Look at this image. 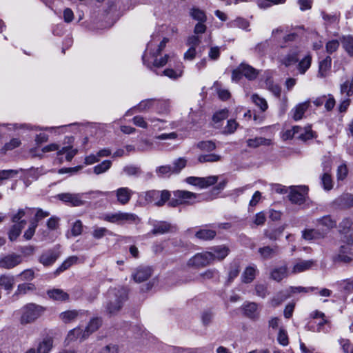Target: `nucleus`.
Masks as SVG:
<instances>
[{
    "mask_svg": "<svg viewBox=\"0 0 353 353\" xmlns=\"http://www.w3.org/2000/svg\"><path fill=\"white\" fill-rule=\"evenodd\" d=\"M108 301L105 312L110 317L115 316L122 308L123 303L128 299L127 288H109L107 292Z\"/></svg>",
    "mask_w": 353,
    "mask_h": 353,
    "instance_id": "nucleus-1",
    "label": "nucleus"
},
{
    "mask_svg": "<svg viewBox=\"0 0 353 353\" xmlns=\"http://www.w3.org/2000/svg\"><path fill=\"white\" fill-rule=\"evenodd\" d=\"M106 192H103L101 191H91L89 192H83V193H61L57 195V198L59 200L63 201V203L70 204L73 207H79L85 205V199H90V195L95 194L96 196L99 195H105Z\"/></svg>",
    "mask_w": 353,
    "mask_h": 353,
    "instance_id": "nucleus-2",
    "label": "nucleus"
},
{
    "mask_svg": "<svg viewBox=\"0 0 353 353\" xmlns=\"http://www.w3.org/2000/svg\"><path fill=\"white\" fill-rule=\"evenodd\" d=\"M43 312L44 308L41 305L34 303L26 304L21 309L20 322L23 325L33 323L42 315Z\"/></svg>",
    "mask_w": 353,
    "mask_h": 353,
    "instance_id": "nucleus-3",
    "label": "nucleus"
},
{
    "mask_svg": "<svg viewBox=\"0 0 353 353\" xmlns=\"http://www.w3.org/2000/svg\"><path fill=\"white\" fill-rule=\"evenodd\" d=\"M259 74V71L249 64L241 63L236 69L232 70V81H238L243 76L250 81L256 79Z\"/></svg>",
    "mask_w": 353,
    "mask_h": 353,
    "instance_id": "nucleus-4",
    "label": "nucleus"
},
{
    "mask_svg": "<svg viewBox=\"0 0 353 353\" xmlns=\"http://www.w3.org/2000/svg\"><path fill=\"white\" fill-rule=\"evenodd\" d=\"M213 257L212 252L197 253L188 260L187 265L194 268H203L213 262Z\"/></svg>",
    "mask_w": 353,
    "mask_h": 353,
    "instance_id": "nucleus-5",
    "label": "nucleus"
},
{
    "mask_svg": "<svg viewBox=\"0 0 353 353\" xmlns=\"http://www.w3.org/2000/svg\"><path fill=\"white\" fill-rule=\"evenodd\" d=\"M170 193L168 190H150L146 192L145 199L157 206L163 205L170 198Z\"/></svg>",
    "mask_w": 353,
    "mask_h": 353,
    "instance_id": "nucleus-6",
    "label": "nucleus"
},
{
    "mask_svg": "<svg viewBox=\"0 0 353 353\" xmlns=\"http://www.w3.org/2000/svg\"><path fill=\"white\" fill-rule=\"evenodd\" d=\"M168 39L164 38L160 43L158 45L157 48L154 50L150 51V54L152 59V65L155 68H159L164 66L167 62L168 56L165 54L163 57L158 58L161 51L165 48Z\"/></svg>",
    "mask_w": 353,
    "mask_h": 353,
    "instance_id": "nucleus-7",
    "label": "nucleus"
},
{
    "mask_svg": "<svg viewBox=\"0 0 353 353\" xmlns=\"http://www.w3.org/2000/svg\"><path fill=\"white\" fill-rule=\"evenodd\" d=\"M153 269L149 265H139L132 274V279L137 283L147 281L152 274Z\"/></svg>",
    "mask_w": 353,
    "mask_h": 353,
    "instance_id": "nucleus-8",
    "label": "nucleus"
},
{
    "mask_svg": "<svg viewBox=\"0 0 353 353\" xmlns=\"http://www.w3.org/2000/svg\"><path fill=\"white\" fill-rule=\"evenodd\" d=\"M322 166L323 173L321 176V185L325 190L329 191L333 188V181L330 174L331 162L329 160L325 161Z\"/></svg>",
    "mask_w": 353,
    "mask_h": 353,
    "instance_id": "nucleus-9",
    "label": "nucleus"
},
{
    "mask_svg": "<svg viewBox=\"0 0 353 353\" xmlns=\"http://www.w3.org/2000/svg\"><path fill=\"white\" fill-rule=\"evenodd\" d=\"M202 201L201 196L185 190H178V205H192Z\"/></svg>",
    "mask_w": 353,
    "mask_h": 353,
    "instance_id": "nucleus-10",
    "label": "nucleus"
},
{
    "mask_svg": "<svg viewBox=\"0 0 353 353\" xmlns=\"http://www.w3.org/2000/svg\"><path fill=\"white\" fill-rule=\"evenodd\" d=\"M307 190V188L305 186L292 189L288 196L290 201L294 204H303L305 201Z\"/></svg>",
    "mask_w": 353,
    "mask_h": 353,
    "instance_id": "nucleus-11",
    "label": "nucleus"
},
{
    "mask_svg": "<svg viewBox=\"0 0 353 353\" xmlns=\"http://www.w3.org/2000/svg\"><path fill=\"white\" fill-rule=\"evenodd\" d=\"M332 205L334 208L347 209L353 207V194H343L337 197L333 202Z\"/></svg>",
    "mask_w": 353,
    "mask_h": 353,
    "instance_id": "nucleus-12",
    "label": "nucleus"
},
{
    "mask_svg": "<svg viewBox=\"0 0 353 353\" xmlns=\"http://www.w3.org/2000/svg\"><path fill=\"white\" fill-rule=\"evenodd\" d=\"M22 262L20 255L16 254H8L0 259V267L6 269L12 268Z\"/></svg>",
    "mask_w": 353,
    "mask_h": 353,
    "instance_id": "nucleus-13",
    "label": "nucleus"
},
{
    "mask_svg": "<svg viewBox=\"0 0 353 353\" xmlns=\"http://www.w3.org/2000/svg\"><path fill=\"white\" fill-rule=\"evenodd\" d=\"M300 52V50L298 46H293L290 50V52L281 58L280 61L285 66L288 67L291 65L296 63L299 59L298 56Z\"/></svg>",
    "mask_w": 353,
    "mask_h": 353,
    "instance_id": "nucleus-14",
    "label": "nucleus"
},
{
    "mask_svg": "<svg viewBox=\"0 0 353 353\" xmlns=\"http://www.w3.org/2000/svg\"><path fill=\"white\" fill-rule=\"evenodd\" d=\"M59 255L60 253L58 250H49L40 256L39 261L44 266H49L57 261Z\"/></svg>",
    "mask_w": 353,
    "mask_h": 353,
    "instance_id": "nucleus-15",
    "label": "nucleus"
},
{
    "mask_svg": "<svg viewBox=\"0 0 353 353\" xmlns=\"http://www.w3.org/2000/svg\"><path fill=\"white\" fill-rule=\"evenodd\" d=\"M332 66V58L327 56L325 59L319 63V70L317 77L319 78H325L328 76Z\"/></svg>",
    "mask_w": 353,
    "mask_h": 353,
    "instance_id": "nucleus-16",
    "label": "nucleus"
},
{
    "mask_svg": "<svg viewBox=\"0 0 353 353\" xmlns=\"http://www.w3.org/2000/svg\"><path fill=\"white\" fill-rule=\"evenodd\" d=\"M115 193L118 202L121 205H125L130 201L133 194V191L128 188L124 187L118 188Z\"/></svg>",
    "mask_w": 353,
    "mask_h": 353,
    "instance_id": "nucleus-17",
    "label": "nucleus"
},
{
    "mask_svg": "<svg viewBox=\"0 0 353 353\" xmlns=\"http://www.w3.org/2000/svg\"><path fill=\"white\" fill-rule=\"evenodd\" d=\"M212 252L213 261L215 260L223 261L230 253V250L225 245H216L210 248Z\"/></svg>",
    "mask_w": 353,
    "mask_h": 353,
    "instance_id": "nucleus-18",
    "label": "nucleus"
},
{
    "mask_svg": "<svg viewBox=\"0 0 353 353\" xmlns=\"http://www.w3.org/2000/svg\"><path fill=\"white\" fill-rule=\"evenodd\" d=\"M241 271V266L239 261H232L229 266L228 276L225 284L230 285L234 279L236 278Z\"/></svg>",
    "mask_w": 353,
    "mask_h": 353,
    "instance_id": "nucleus-19",
    "label": "nucleus"
},
{
    "mask_svg": "<svg viewBox=\"0 0 353 353\" xmlns=\"http://www.w3.org/2000/svg\"><path fill=\"white\" fill-rule=\"evenodd\" d=\"M171 225L165 221H160L153 225V229L150 233L153 235H160L169 232L171 230Z\"/></svg>",
    "mask_w": 353,
    "mask_h": 353,
    "instance_id": "nucleus-20",
    "label": "nucleus"
},
{
    "mask_svg": "<svg viewBox=\"0 0 353 353\" xmlns=\"http://www.w3.org/2000/svg\"><path fill=\"white\" fill-rule=\"evenodd\" d=\"M315 264L314 260H300L297 261L292 269V272L300 273L310 270Z\"/></svg>",
    "mask_w": 353,
    "mask_h": 353,
    "instance_id": "nucleus-21",
    "label": "nucleus"
},
{
    "mask_svg": "<svg viewBox=\"0 0 353 353\" xmlns=\"http://www.w3.org/2000/svg\"><path fill=\"white\" fill-rule=\"evenodd\" d=\"M53 345V339L52 337L48 336L39 342L37 347L36 353H49Z\"/></svg>",
    "mask_w": 353,
    "mask_h": 353,
    "instance_id": "nucleus-22",
    "label": "nucleus"
},
{
    "mask_svg": "<svg viewBox=\"0 0 353 353\" xmlns=\"http://www.w3.org/2000/svg\"><path fill=\"white\" fill-rule=\"evenodd\" d=\"M48 297L54 301H65L69 297L68 294L60 288H53L47 292Z\"/></svg>",
    "mask_w": 353,
    "mask_h": 353,
    "instance_id": "nucleus-23",
    "label": "nucleus"
},
{
    "mask_svg": "<svg viewBox=\"0 0 353 353\" xmlns=\"http://www.w3.org/2000/svg\"><path fill=\"white\" fill-rule=\"evenodd\" d=\"M30 210V208L26 207V208H20L17 212L12 214L11 221L14 224H19L25 226L27 224L26 219H23L26 214V210Z\"/></svg>",
    "mask_w": 353,
    "mask_h": 353,
    "instance_id": "nucleus-24",
    "label": "nucleus"
},
{
    "mask_svg": "<svg viewBox=\"0 0 353 353\" xmlns=\"http://www.w3.org/2000/svg\"><path fill=\"white\" fill-rule=\"evenodd\" d=\"M101 319L99 318H94L92 319L83 331L82 338L86 339L91 333L98 330L101 325Z\"/></svg>",
    "mask_w": 353,
    "mask_h": 353,
    "instance_id": "nucleus-25",
    "label": "nucleus"
},
{
    "mask_svg": "<svg viewBox=\"0 0 353 353\" xmlns=\"http://www.w3.org/2000/svg\"><path fill=\"white\" fill-rule=\"evenodd\" d=\"M256 272V266L247 267L241 275L242 281L246 284L250 283L254 279Z\"/></svg>",
    "mask_w": 353,
    "mask_h": 353,
    "instance_id": "nucleus-26",
    "label": "nucleus"
},
{
    "mask_svg": "<svg viewBox=\"0 0 353 353\" xmlns=\"http://www.w3.org/2000/svg\"><path fill=\"white\" fill-rule=\"evenodd\" d=\"M298 39L299 35L295 32L287 34L283 37L282 40L279 41V47L281 48H286L288 47L292 48V43L296 42Z\"/></svg>",
    "mask_w": 353,
    "mask_h": 353,
    "instance_id": "nucleus-27",
    "label": "nucleus"
},
{
    "mask_svg": "<svg viewBox=\"0 0 353 353\" xmlns=\"http://www.w3.org/2000/svg\"><path fill=\"white\" fill-rule=\"evenodd\" d=\"M309 105V101L298 104L294 110L293 119L295 121L301 119L304 113L308 109Z\"/></svg>",
    "mask_w": 353,
    "mask_h": 353,
    "instance_id": "nucleus-28",
    "label": "nucleus"
},
{
    "mask_svg": "<svg viewBox=\"0 0 353 353\" xmlns=\"http://www.w3.org/2000/svg\"><path fill=\"white\" fill-rule=\"evenodd\" d=\"M247 145L250 148H256L260 145H270L271 140L263 137H255L247 140Z\"/></svg>",
    "mask_w": 353,
    "mask_h": 353,
    "instance_id": "nucleus-29",
    "label": "nucleus"
},
{
    "mask_svg": "<svg viewBox=\"0 0 353 353\" xmlns=\"http://www.w3.org/2000/svg\"><path fill=\"white\" fill-rule=\"evenodd\" d=\"M314 137V132L312 130L310 126L301 128L299 126V130H298L297 139L303 141L312 139Z\"/></svg>",
    "mask_w": 353,
    "mask_h": 353,
    "instance_id": "nucleus-30",
    "label": "nucleus"
},
{
    "mask_svg": "<svg viewBox=\"0 0 353 353\" xmlns=\"http://www.w3.org/2000/svg\"><path fill=\"white\" fill-rule=\"evenodd\" d=\"M342 46L350 57H353V37L344 36L341 39Z\"/></svg>",
    "mask_w": 353,
    "mask_h": 353,
    "instance_id": "nucleus-31",
    "label": "nucleus"
},
{
    "mask_svg": "<svg viewBox=\"0 0 353 353\" xmlns=\"http://www.w3.org/2000/svg\"><path fill=\"white\" fill-rule=\"evenodd\" d=\"M312 63V56L307 54L298 63L297 69L300 74H304L310 68Z\"/></svg>",
    "mask_w": 353,
    "mask_h": 353,
    "instance_id": "nucleus-32",
    "label": "nucleus"
},
{
    "mask_svg": "<svg viewBox=\"0 0 353 353\" xmlns=\"http://www.w3.org/2000/svg\"><path fill=\"white\" fill-rule=\"evenodd\" d=\"M216 234V231L213 230L201 229L196 232L195 236L201 240L209 241L213 239Z\"/></svg>",
    "mask_w": 353,
    "mask_h": 353,
    "instance_id": "nucleus-33",
    "label": "nucleus"
},
{
    "mask_svg": "<svg viewBox=\"0 0 353 353\" xmlns=\"http://www.w3.org/2000/svg\"><path fill=\"white\" fill-rule=\"evenodd\" d=\"M80 312L77 310H68L60 314V319L65 323L74 321L79 316Z\"/></svg>",
    "mask_w": 353,
    "mask_h": 353,
    "instance_id": "nucleus-34",
    "label": "nucleus"
},
{
    "mask_svg": "<svg viewBox=\"0 0 353 353\" xmlns=\"http://www.w3.org/2000/svg\"><path fill=\"white\" fill-rule=\"evenodd\" d=\"M78 261V257L76 256H69L67 259H65L62 264L54 272L55 274H59L61 272L66 270L70 266L75 264Z\"/></svg>",
    "mask_w": 353,
    "mask_h": 353,
    "instance_id": "nucleus-35",
    "label": "nucleus"
},
{
    "mask_svg": "<svg viewBox=\"0 0 353 353\" xmlns=\"http://www.w3.org/2000/svg\"><path fill=\"white\" fill-rule=\"evenodd\" d=\"M174 172V168L170 165H161L156 168V174L159 178L170 176Z\"/></svg>",
    "mask_w": 353,
    "mask_h": 353,
    "instance_id": "nucleus-36",
    "label": "nucleus"
},
{
    "mask_svg": "<svg viewBox=\"0 0 353 353\" xmlns=\"http://www.w3.org/2000/svg\"><path fill=\"white\" fill-rule=\"evenodd\" d=\"M259 252L263 259H270L277 254L278 247L276 245L273 248L265 246L259 249Z\"/></svg>",
    "mask_w": 353,
    "mask_h": 353,
    "instance_id": "nucleus-37",
    "label": "nucleus"
},
{
    "mask_svg": "<svg viewBox=\"0 0 353 353\" xmlns=\"http://www.w3.org/2000/svg\"><path fill=\"white\" fill-rule=\"evenodd\" d=\"M83 334V332L80 327H76L73 330H70L65 339V342L68 344L72 341H74L78 339H80L81 340H83L84 339L82 338V335Z\"/></svg>",
    "mask_w": 353,
    "mask_h": 353,
    "instance_id": "nucleus-38",
    "label": "nucleus"
},
{
    "mask_svg": "<svg viewBox=\"0 0 353 353\" xmlns=\"http://www.w3.org/2000/svg\"><path fill=\"white\" fill-rule=\"evenodd\" d=\"M340 92L341 94H345L347 97H350L353 94V74L350 81H345L341 85Z\"/></svg>",
    "mask_w": 353,
    "mask_h": 353,
    "instance_id": "nucleus-39",
    "label": "nucleus"
},
{
    "mask_svg": "<svg viewBox=\"0 0 353 353\" xmlns=\"http://www.w3.org/2000/svg\"><path fill=\"white\" fill-rule=\"evenodd\" d=\"M286 276L287 268L285 266L275 268L271 272V278L276 281H281Z\"/></svg>",
    "mask_w": 353,
    "mask_h": 353,
    "instance_id": "nucleus-40",
    "label": "nucleus"
},
{
    "mask_svg": "<svg viewBox=\"0 0 353 353\" xmlns=\"http://www.w3.org/2000/svg\"><path fill=\"white\" fill-rule=\"evenodd\" d=\"M190 15L193 19L198 21V22H205L207 20L205 12L197 8H191Z\"/></svg>",
    "mask_w": 353,
    "mask_h": 353,
    "instance_id": "nucleus-41",
    "label": "nucleus"
},
{
    "mask_svg": "<svg viewBox=\"0 0 353 353\" xmlns=\"http://www.w3.org/2000/svg\"><path fill=\"white\" fill-rule=\"evenodd\" d=\"M25 226L19 224H14L8 232V238L11 241H15L21 234Z\"/></svg>",
    "mask_w": 353,
    "mask_h": 353,
    "instance_id": "nucleus-42",
    "label": "nucleus"
},
{
    "mask_svg": "<svg viewBox=\"0 0 353 353\" xmlns=\"http://www.w3.org/2000/svg\"><path fill=\"white\" fill-rule=\"evenodd\" d=\"M112 166V161L105 160L101 163L95 165L93 168V172L96 174H100L107 172Z\"/></svg>",
    "mask_w": 353,
    "mask_h": 353,
    "instance_id": "nucleus-43",
    "label": "nucleus"
},
{
    "mask_svg": "<svg viewBox=\"0 0 353 353\" xmlns=\"http://www.w3.org/2000/svg\"><path fill=\"white\" fill-rule=\"evenodd\" d=\"M252 101L262 112H265L268 108L266 100L257 94H254L252 96Z\"/></svg>",
    "mask_w": 353,
    "mask_h": 353,
    "instance_id": "nucleus-44",
    "label": "nucleus"
},
{
    "mask_svg": "<svg viewBox=\"0 0 353 353\" xmlns=\"http://www.w3.org/2000/svg\"><path fill=\"white\" fill-rule=\"evenodd\" d=\"M200 163H214L221 160V156L216 154H208L200 155L198 158Z\"/></svg>",
    "mask_w": 353,
    "mask_h": 353,
    "instance_id": "nucleus-45",
    "label": "nucleus"
},
{
    "mask_svg": "<svg viewBox=\"0 0 353 353\" xmlns=\"http://www.w3.org/2000/svg\"><path fill=\"white\" fill-rule=\"evenodd\" d=\"M283 230L284 228L281 226L272 230L265 231V235L270 240L276 241L282 235Z\"/></svg>",
    "mask_w": 353,
    "mask_h": 353,
    "instance_id": "nucleus-46",
    "label": "nucleus"
},
{
    "mask_svg": "<svg viewBox=\"0 0 353 353\" xmlns=\"http://www.w3.org/2000/svg\"><path fill=\"white\" fill-rule=\"evenodd\" d=\"M199 187L205 188L217 182L218 177L216 176H209L207 177H199Z\"/></svg>",
    "mask_w": 353,
    "mask_h": 353,
    "instance_id": "nucleus-47",
    "label": "nucleus"
},
{
    "mask_svg": "<svg viewBox=\"0 0 353 353\" xmlns=\"http://www.w3.org/2000/svg\"><path fill=\"white\" fill-rule=\"evenodd\" d=\"M122 223H136L140 221L138 216L134 213L121 212Z\"/></svg>",
    "mask_w": 353,
    "mask_h": 353,
    "instance_id": "nucleus-48",
    "label": "nucleus"
},
{
    "mask_svg": "<svg viewBox=\"0 0 353 353\" xmlns=\"http://www.w3.org/2000/svg\"><path fill=\"white\" fill-rule=\"evenodd\" d=\"M319 224L326 227L327 230L333 228L336 226V221L333 220L330 216H324L317 220Z\"/></svg>",
    "mask_w": 353,
    "mask_h": 353,
    "instance_id": "nucleus-49",
    "label": "nucleus"
},
{
    "mask_svg": "<svg viewBox=\"0 0 353 353\" xmlns=\"http://www.w3.org/2000/svg\"><path fill=\"white\" fill-rule=\"evenodd\" d=\"M243 310L244 313L247 316L253 319L256 316L257 305L254 303H249L245 305Z\"/></svg>",
    "mask_w": 353,
    "mask_h": 353,
    "instance_id": "nucleus-50",
    "label": "nucleus"
},
{
    "mask_svg": "<svg viewBox=\"0 0 353 353\" xmlns=\"http://www.w3.org/2000/svg\"><path fill=\"white\" fill-rule=\"evenodd\" d=\"M21 144V141L17 138L12 139L8 143H6L4 146L1 148V151L2 153L5 154L8 150H12L17 147H19Z\"/></svg>",
    "mask_w": 353,
    "mask_h": 353,
    "instance_id": "nucleus-51",
    "label": "nucleus"
},
{
    "mask_svg": "<svg viewBox=\"0 0 353 353\" xmlns=\"http://www.w3.org/2000/svg\"><path fill=\"white\" fill-rule=\"evenodd\" d=\"M352 225V221L349 218H345L343 219L341 222L339 223V231L340 233L342 234H347Z\"/></svg>",
    "mask_w": 353,
    "mask_h": 353,
    "instance_id": "nucleus-52",
    "label": "nucleus"
},
{
    "mask_svg": "<svg viewBox=\"0 0 353 353\" xmlns=\"http://www.w3.org/2000/svg\"><path fill=\"white\" fill-rule=\"evenodd\" d=\"M123 172L128 176H139L142 174V170L139 167L132 165L125 166Z\"/></svg>",
    "mask_w": 353,
    "mask_h": 353,
    "instance_id": "nucleus-53",
    "label": "nucleus"
},
{
    "mask_svg": "<svg viewBox=\"0 0 353 353\" xmlns=\"http://www.w3.org/2000/svg\"><path fill=\"white\" fill-rule=\"evenodd\" d=\"M229 26L230 27H237L248 30L250 23L245 19L237 18L236 19L230 22Z\"/></svg>",
    "mask_w": 353,
    "mask_h": 353,
    "instance_id": "nucleus-54",
    "label": "nucleus"
},
{
    "mask_svg": "<svg viewBox=\"0 0 353 353\" xmlns=\"http://www.w3.org/2000/svg\"><path fill=\"white\" fill-rule=\"evenodd\" d=\"M104 220L112 223L122 224L121 212L106 214Z\"/></svg>",
    "mask_w": 353,
    "mask_h": 353,
    "instance_id": "nucleus-55",
    "label": "nucleus"
},
{
    "mask_svg": "<svg viewBox=\"0 0 353 353\" xmlns=\"http://www.w3.org/2000/svg\"><path fill=\"white\" fill-rule=\"evenodd\" d=\"M197 147L201 150L211 152L216 148V145L212 141H203L197 143Z\"/></svg>",
    "mask_w": 353,
    "mask_h": 353,
    "instance_id": "nucleus-56",
    "label": "nucleus"
},
{
    "mask_svg": "<svg viewBox=\"0 0 353 353\" xmlns=\"http://www.w3.org/2000/svg\"><path fill=\"white\" fill-rule=\"evenodd\" d=\"M298 130H299V126H293L291 129L285 131L282 135L283 140H288L296 137L297 139Z\"/></svg>",
    "mask_w": 353,
    "mask_h": 353,
    "instance_id": "nucleus-57",
    "label": "nucleus"
},
{
    "mask_svg": "<svg viewBox=\"0 0 353 353\" xmlns=\"http://www.w3.org/2000/svg\"><path fill=\"white\" fill-rule=\"evenodd\" d=\"M83 232V223L81 220H77L72 225L71 234L73 236L81 234Z\"/></svg>",
    "mask_w": 353,
    "mask_h": 353,
    "instance_id": "nucleus-58",
    "label": "nucleus"
},
{
    "mask_svg": "<svg viewBox=\"0 0 353 353\" xmlns=\"http://www.w3.org/2000/svg\"><path fill=\"white\" fill-rule=\"evenodd\" d=\"M108 234H111L112 232L105 228H96L92 232V236L96 239H100Z\"/></svg>",
    "mask_w": 353,
    "mask_h": 353,
    "instance_id": "nucleus-59",
    "label": "nucleus"
},
{
    "mask_svg": "<svg viewBox=\"0 0 353 353\" xmlns=\"http://www.w3.org/2000/svg\"><path fill=\"white\" fill-rule=\"evenodd\" d=\"M49 215H50L49 212L44 211L41 208H37L35 216L31 222L35 223L36 224L38 225L39 221L43 219L44 218L48 216Z\"/></svg>",
    "mask_w": 353,
    "mask_h": 353,
    "instance_id": "nucleus-60",
    "label": "nucleus"
},
{
    "mask_svg": "<svg viewBox=\"0 0 353 353\" xmlns=\"http://www.w3.org/2000/svg\"><path fill=\"white\" fill-rule=\"evenodd\" d=\"M270 47V43L268 40H265L258 43L255 47V51L259 54H264Z\"/></svg>",
    "mask_w": 353,
    "mask_h": 353,
    "instance_id": "nucleus-61",
    "label": "nucleus"
},
{
    "mask_svg": "<svg viewBox=\"0 0 353 353\" xmlns=\"http://www.w3.org/2000/svg\"><path fill=\"white\" fill-rule=\"evenodd\" d=\"M14 284V278L9 275H2L0 277L1 287H12Z\"/></svg>",
    "mask_w": 353,
    "mask_h": 353,
    "instance_id": "nucleus-62",
    "label": "nucleus"
},
{
    "mask_svg": "<svg viewBox=\"0 0 353 353\" xmlns=\"http://www.w3.org/2000/svg\"><path fill=\"white\" fill-rule=\"evenodd\" d=\"M37 228V224H36L35 223L30 222L28 228L24 232L23 237L26 240H30L34 236Z\"/></svg>",
    "mask_w": 353,
    "mask_h": 353,
    "instance_id": "nucleus-63",
    "label": "nucleus"
},
{
    "mask_svg": "<svg viewBox=\"0 0 353 353\" xmlns=\"http://www.w3.org/2000/svg\"><path fill=\"white\" fill-rule=\"evenodd\" d=\"M319 233L316 230H305L302 232V236L304 239L312 240L319 237Z\"/></svg>",
    "mask_w": 353,
    "mask_h": 353,
    "instance_id": "nucleus-64",
    "label": "nucleus"
}]
</instances>
